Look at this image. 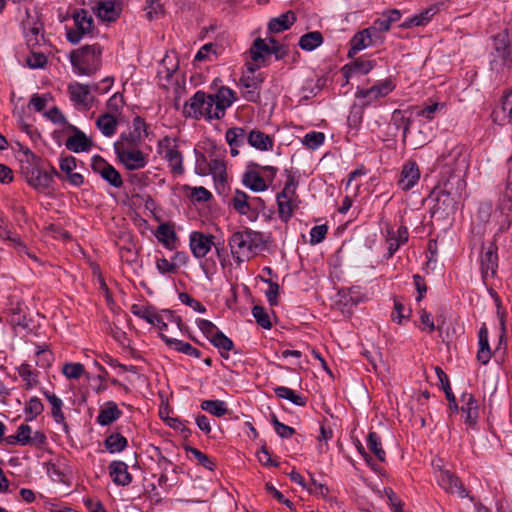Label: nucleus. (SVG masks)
<instances>
[{
	"label": "nucleus",
	"mask_w": 512,
	"mask_h": 512,
	"mask_svg": "<svg viewBox=\"0 0 512 512\" xmlns=\"http://www.w3.org/2000/svg\"><path fill=\"white\" fill-rule=\"evenodd\" d=\"M373 36L374 35L368 28H365L357 32L350 40V49L348 51V57L353 58L358 52L369 47L373 42Z\"/></svg>",
	"instance_id": "bb28decb"
},
{
	"label": "nucleus",
	"mask_w": 512,
	"mask_h": 512,
	"mask_svg": "<svg viewBox=\"0 0 512 512\" xmlns=\"http://www.w3.org/2000/svg\"><path fill=\"white\" fill-rule=\"evenodd\" d=\"M230 205L235 211L241 215L247 216L251 221L257 218V212H254L253 209V202H250V197L243 191H235L230 199Z\"/></svg>",
	"instance_id": "f3484780"
},
{
	"label": "nucleus",
	"mask_w": 512,
	"mask_h": 512,
	"mask_svg": "<svg viewBox=\"0 0 512 512\" xmlns=\"http://www.w3.org/2000/svg\"><path fill=\"white\" fill-rule=\"evenodd\" d=\"M438 163L442 168V174L449 175L448 179L451 181H456L457 177L464 179L469 166L465 146L452 144L447 147V151L438 158Z\"/></svg>",
	"instance_id": "20e7f679"
},
{
	"label": "nucleus",
	"mask_w": 512,
	"mask_h": 512,
	"mask_svg": "<svg viewBox=\"0 0 512 512\" xmlns=\"http://www.w3.org/2000/svg\"><path fill=\"white\" fill-rule=\"evenodd\" d=\"M420 179V170L418 164L409 160L405 162L401 168L398 185L403 191L412 189Z\"/></svg>",
	"instance_id": "dca6fc26"
},
{
	"label": "nucleus",
	"mask_w": 512,
	"mask_h": 512,
	"mask_svg": "<svg viewBox=\"0 0 512 512\" xmlns=\"http://www.w3.org/2000/svg\"><path fill=\"white\" fill-rule=\"evenodd\" d=\"M208 167L209 173L214 177V179L220 181L225 179L226 165L223 160L217 158L211 159L208 163Z\"/></svg>",
	"instance_id": "680f3d73"
},
{
	"label": "nucleus",
	"mask_w": 512,
	"mask_h": 512,
	"mask_svg": "<svg viewBox=\"0 0 512 512\" xmlns=\"http://www.w3.org/2000/svg\"><path fill=\"white\" fill-rule=\"evenodd\" d=\"M252 315L255 318L256 322L264 329H270L272 327V323L270 321L269 315L265 311V309L261 306H254L252 309Z\"/></svg>",
	"instance_id": "69168bd1"
},
{
	"label": "nucleus",
	"mask_w": 512,
	"mask_h": 512,
	"mask_svg": "<svg viewBox=\"0 0 512 512\" xmlns=\"http://www.w3.org/2000/svg\"><path fill=\"white\" fill-rule=\"evenodd\" d=\"M433 467L436 473L437 482L441 488L451 494H456L460 498L467 496V492L461 481L448 469L442 465V460H434Z\"/></svg>",
	"instance_id": "6e6552de"
},
{
	"label": "nucleus",
	"mask_w": 512,
	"mask_h": 512,
	"mask_svg": "<svg viewBox=\"0 0 512 512\" xmlns=\"http://www.w3.org/2000/svg\"><path fill=\"white\" fill-rule=\"evenodd\" d=\"M248 133L242 127L229 128L225 133V139L230 147L242 146L247 140Z\"/></svg>",
	"instance_id": "de8ad7c7"
},
{
	"label": "nucleus",
	"mask_w": 512,
	"mask_h": 512,
	"mask_svg": "<svg viewBox=\"0 0 512 512\" xmlns=\"http://www.w3.org/2000/svg\"><path fill=\"white\" fill-rule=\"evenodd\" d=\"M145 13L148 20L158 19L163 15V5L160 0H148L145 5Z\"/></svg>",
	"instance_id": "052dcab7"
},
{
	"label": "nucleus",
	"mask_w": 512,
	"mask_h": 512,
	"mask_svg": "<svg viewBox=\"0 0 512 512\" xmlns=\"http://www.w3.org/2000/svg\"><path fill=\"white\" fill-rule=\"evenodd\" d=\"M492 119L499 125L512 122V89L504 94L501 104L493 110Z\"/></svg>",
	"instance_id": "412c9836"
},
{
	"label": "nucleus",
	"mask_w": 512,
	"mask_h": 512,
	"mask_svg": "<svg viewBox=\"0 0 512 512\" xmlns=\"http://www.w3.org/2000/svg\"><path fill=\"white\" fill-rule=\"evenodd\" d=\"M214 236L200 231H192L189 235V248L196 259L204 258L214 245Z\"/></svg>",
	"instance_id": "4468645a"
},
{
	"label": "nucleus",
	"mask_w": 512,
	"mask_h": 512,
	"mask_svg": "<svg viewBox=\"0 0 512 512\" xmlns=\"http://www.w3.org/2000/svg\"><path fill=\"white\" fill-rule=\"evenodd\" d=\"M411 315V309L406 308L404 304L398 300H394V310L391 314L392 320L398 324H402L404 320H408Z\"/></svg>",
	"instance_id": "13d9d810"
},
{
	"label": "nucleus",
	"mask_w": 512,
	"mask_h": 512,
	"mask_svg": "<svg viewBox=\"0 0 512 512\" xmlns=\"http://www.w3.org/2000/svg\"><path fill=\"white\" fill-rule=\"evenodd\" d=\"M54 176H59V174L53 167L50 171L33 169L30 174L27 175V180L33 188L37 190H45L52 185Z\"/></svg>",
	"instance_id": "aec40b11"
},
{
	"label": "nucleus",
	"mask_w": 512,
	"mask_h": 512,
	"mask_svg": "<svg viewBox=\"0 0 512 512\" xmlns=\"http://www.w3.org/2000/svg\"><path fill=\"white\" fill-rule=\"evenodd\" d=\"M395 87L396 85L394 81L388 78L378 82L368 89H359L356 92V97L363 99V105L367 106L383 97H386L395 89Z\"/></svg>",
	"instance_id": "9b49d317"
},
{
	"label": "nucleus",
	"mask_w": 512,
	"mask_h": 512,
	"mask_svg": "<svg viewBox=\"0 0 512 512\" xmlns=\"http://www.w3.org/2000/svg\"><path fill=\"white\" fill-rule=\"evenodd\" d=\"M130 311L133 315L145 320L149 324H152L153 321L159 322V319H157L159 311L152 305L133 304Z\"/></svg>",
	"instance_id": "ea45409f"
},
{
	"label": "nucleus",
	"mask_w": 512,
	"mask_h": 512,
	"mask_svg": "<svg viewBox=\"0 0 512 512\" xmlns=\"http://www.w3.org/2000/svg\"><path fill=\"white\" fill-rule=\"evenodd\" d=\"M201 409L217 417L224 416L228 412L227 404L223 400H204Z\"/></svg>",
	"instance_id": "8fccbe9b"
},
{
	"label": "nucleus",
	"mask_w": 512,
	"mask_h": 512,
	"mask_svg": "<svg viewBox=\"0 0 512 512\" xmlns=\"http://www.w3.org/2000/svg\"><path fill=\"white\" fill-rule=\"evenodd\" d=\"M97 17L105 22L116 21L122 12V6L114 1H100L94 8Z\"/></svg>",
	"instance_id": "4be33fe9"
},
{
	"label": "nucleus",
	"mask_w": 512,
	"mask_h": 512,
	"mask_svg": "<svg viewBox=\"0 0 512 512\" xmlns=\"http://www.w3.org/2000/svg\"><path fill=\"white\" fill-rule=\"evenodd\" d=\"M260 165L252 163L243 174V184L254 192H263L268 189L269 183L259 170Z\"/></svg>",
	"instance_id": "2eb2a0df"
},
{
	"label": "nucleus",
	"mask_w": 512,
	"mask_h": 512,
	"mask_svg": "<svg viewBox=\"0 0 512 512\" xmlns=\"http://www.w3.org/2000/svg\"><path fill=\"white\" fill-rule=\"evenodd\" d=\"M157 153L168 163L171 173L181 175L184 173L183 155L176 138L165 136L157 143Z\"/></svg>",
	"instance_id": "423d86ee"
},
{
	"label": "nucleus",
	"mask_w": 512,
	"mask_h": 512,
	"mask_svg": "<svg viewBox=\"0 0 512 512\" xmlns=\"http://www.w3.org/2000/svg\"><path fill=\"white\" fill-rule=\"evenodd\" d=\"M409 238L408 228L406 226H400L396 231L387 229L386 243H387V258H391L394 253L404 245Z\"/></svg>",
	"instance_id": "6ab92c4d"
},
{
	"label": "nucleus",
	"mask_w": 512,
	"mask_h": 512,
	"mask_svg": "<svg viewBox=\"0 0 512 512\" xmlns=\"http://www.w3.org/2000/svg\"><path fill=\"white\" fill-rule=\"evenodd\" d=\"M461 411L465 414V423L474 426L479 417V409L472 394L465 393L462 395Z\"/></svg>",
	"instance_id": "2f4dec72"
},
{
	"label": "nucleus",
	"mask_w": 512,
	"mask_h": 512,
	"mask_svg": "<svg viewBox=\"0 0 512 512\" xmlns=\"http://www.w3.org/2000/svg\"><path fill=\"white\" fill-rule=\"evenodd\" d=\"M96 126L104 136L111 137L117 131L118 121L115 115L105 113L97 118Z\"/></svg>",
	"instance_id": "e433bc0d"
},
{
	"label": "nucleus",
	"mask_w": 512,
	"mask_h": 512,
	"mask_svg": "<svg viewBox=\"0 0 512 512\" xmlns=\"http://www.w3.org/2000/svg\"><path fill=\"white\" fill-rule=\"evenodd\" d=\"M242 95L251 102H256L259 98L257 83L249 80H241Z\"/></svg>",
	"instance_id": "bf43d9fd"
},
{
	"label": "nucleus",
	"mask_w": 512,
	"mask_h": 512,
	"mask_svg": "<svg viewBox=\"0 0 512 512\" xmlns=\"http://www.w3.org/2000/svg\"><path fill=\"white\" fill-rule=\"evenodd\" d=\"M110 476L113 482L119 486H127L132 482V475L128 472V466L122 461H113L109 466Z\"/></svg>",
	"instance_id": "7c9ffc66"
},
{
	"label": "nucleus",
	"mask_w": 512,
	"mask_h": 512,
	"mask_svg": "<svg viewBox=\"0 0 512 512\" xmlns=\"http://www.w3.org/2000/svg\"><path fill=\"white\" fill-rule=\"evenodd\" d=\"M137 143H132L125 134L114 143V150L117 159L127 170H139L148 163V155L137 147Z\"/></svg>",
	"instance_id": "39448f33"
},
{
	"label": "nucleus",
	"mask_w": 512,
	"mask_h": 512,
	"mask_svg": "<svg viewBox=\"0 0 512 512\" xmlns=\"http://www.w3.org/2000/svg\"><path fill=\"white\" fill-rule=\"evenodd\" d=\"M74 134L69 137L65 146L74 153L89 151L92 147V141L78 128L73 127Z\"/></svg>",
	"instance_id": "393cba45"
},
{
	"label": "nucleus",
	"mask_w": 512,
	"mask_h": 512,
	"mask_svg": "<svg viewBox=\"0 0 512 512\" xmlns=\"http://www.w3.org/2000/svg\"><path fill=\"white\" fill-rule=\"evenodd\" d=\"M324 134L322 132H309L304 136L303 143L310 149H316L324 142Z\"/></svg>",
	"instance_id": "774afa93"
},
{
	"label": "nucleus",
	"mask_w": 512,
	"mask_h": 512,
	"mask_svg": "<svg viewBox=\"0 0 512 512\" xmlns=\"http://www.w3.org/2000/svg\"><path fill=\"white\" fill-rule=\"evenodd\" d=\"M133 130L129 135H125L132 143L139 144L147 136V124L141 117H135L132 123Z\"/></svg>",
	"instance_id": "a18cd8bd"
},
{
	"label": "nucleus",
	"mask_w": 512,
	"mask_h": 512,
	"mask_svg": "<svg viewBox=\"0 0 512 512\" xmlns=\"http://www.w3.org/2000/svg\"><path fill=\"white\" fill-rule=\"evenodd\" d=\"M286 182L284 185V188L280 193L277 194V196H280L282 199H293L298 200V196L296 194V189L298 185V181L294 175V173L290 170H286Z\"/></svg>",
	"instance_id": "37998d69"
},
{
	"label": "nucleus",
	"mask_w": 512,
	"mask_h": 512,
	"mask_svg": "<svg viewBox=\"0 0 512 512\" xmlns=\"http://www.w3.org/2000/svg\"><path fill=\"white\" fill-rule=\"evenodd\" d=\"M493 43H494V49L497 53V55L502 58L503 60H506V56L508 54L509 49V35L507 31H502L498 34H496L493 37Z\"/></svg>",
	"instance_id": "603ef678"
},
{
	"label": "nucleus",
	"mask_w": 512,
	"mask_h": 512,
	"mask_svg": "<svg viewBox=\"0 0 512 512\" xmlns=\"http://www.w3.org/2000/svg\"><path fill=\"white\" fill-rule=\"evenodd\" d=\"M105 447L110 453H118L127 447V439L120 433H113L105 440Z\"/></svg>",
	"instance_id": "3c124183"
},
{
	"label": "nucleus",
	"mask_w": 512,
	"mask_h": 512,
	"mask_svg": "<svg viewBox=\"0 0 512 512\" xmlns=\"http://www.w3.org/2000/svg\"><path fill=\"white\" fill-rule=\"evenodd\" d=\"M465 188L466 182L460 177H457L456 181L443 180L434 192L436 195L435 208L442 210L447 215L454 213Z\"/></svg>",
	"instance_id": "7ed1b4c3"
},
{
	"label": "nucleus",
	"mask_w": 512,
	"mask_h": 512,
	"mask_svg": "<svg viewBox=\"0 0 512 512\" xmlns=\"http://www.w3.org/2000/svg\"><path fill=\"white\" fill-rule=\"evenodd\" d=\"M439 11V6L437 4L431 5L427 9L423 10L417 15H414L404 21L402 26L404 28H411L414 26H424L426 25L432 17Z\"/></svg>",
	"instance_id": "72a5a7b5"
},
{
	"label": "nucleus",
	"mask_w": 512,
	"mask_h": 512,
	"mask_svg": "<svg viewBox=\"0 0 512 512\" xmlns=\"http://www.w3.org/2000/svg\"><path fill=\"white\" fill-rule=\"evenodd\" d=\"M206 93L203 91H197L193 97L185 103L183 107V113L187 117L194 119L202 118V109L205 106Z\"/></svg>",
	"instance_id": "cd10ccee"
},
{
	"label": "nucleus",
	"mask_w": 512,
	"mask_h": 512,
	"mask_svg": "<svg viewBox=\"0 0 512 512\" xmlns=\"http://www.w3.org/2000/svg\"><path fill=\"white\" fill-rule=\"evenodd\" d=\"M481 273L484 280L492 278L498 267V256L494 244H489L480 258Z\"/></svg>",
	"instance_id": "a211bd4d"
},
{
	"label": "nucleus",
	"mask_w": 512,
	"mask_h": 512,
	"mask_svg": "<svg viewBox=\"0 0 512 512\" xmlns=\"http://www.w3.org/2000/svg\"><path fill=\"white\" fill-rule=\"evenodd\" d=\"M122 415V411L113 401L106 402L99 410L96 422L101 426H107L118 420Z\"/></svg>",
	"instance_id": "c85d7f7f"
},
{
	"label": "nucleus",
	"mask_w": 512,
	"mask_h": 512,
	"mask_svg": "<svg viewBox=\"0 0 512 512\" xmlns=\"http://www.w3.org/2000/svg\"><path fill=\"white\" fill-rule=\"evenodd\" d=\"M216 103V114L225 116L227 108H229L235 101V92L227 87H220L215 94H211Z\"/></svg>",
	"instance_id": "5701e85b"
},
{
	"label": "nucleus",
	"mask_w": 512,
	"mask_h": 512,
	"mask_svg": "<svg viewBox=\"0 0 512 512\" xmlns=\"http://www.w3.org/2000/svg\"><path fill=\"white\" fill-rule=\"evenodd\" d=\"M160 337L168 346L173 347L177 352L192 356L194 358H199L201 355V352L188 342L175 338H169L164 333H160Z\"/></svg>",
	"instance_id": "f704fd0d"
},
{
	"label": "nucleus",
	"mask_w": 512,
	"mask_h": 512,
	"mask_svg": "<svg viewBox=\"0 0 512 512\" xmlns=\"http://www.w3.org/2000/svg\"><path fill=\"white\" fill-rule=\"evenodd\" d=\"M36 364L41 368L50 367L54 361L53 353L47 347H38L36 352Z\"/></svg>",
	"instance_id": "e2e57ef3"
},
{
	"label": "nucleus",
	"mask_w": 512,
	"mask_h": 512,
	"mask_svg": "<svg viewBox=\"0 0 512 512\" xmlns=\"http://www.w3.org/2000/svg\"><path fill=\"white\" fill-rule=\"evenodd\" d=\"M247 142L251 147L260 151H269L274 146L273 138L257 129L248 132Z\"/></svg>",
	"instance_id": "c756f323"
},
{
	"label": "nucleus",
	"mask_w": 512,
	"mask_h": 512,
	"mask_svg": "<svg viewBox=\"0 0 512 512\" xmlns=\"http://www.w3.org/2000/svg\"><path fill=\"white\" fill-rule=\"evenodd\" d=\"M60 169L66 173L67 180L73 186H81L84 183V177L82 174L74 172L76 168V160L73 156H67L60 160Z\"/></svg>",
	"instance_id": "473e14b6"
},
{
	"label": "nucleus",
	"mask_w": 512,
	"mask_h": 512,
	"mask_svg": "<svg viewBox=\"0 0 512 512\" xmlns=\"http://www.w3.org/2000/svg\"><path fill=\"white\" fill-rule=\"evenodd\" d=\"M92 170L114 188H121L123 180L121 174L113 165L108 163L103 157L95 155L91 159Z\"/></svg>",
	"instance_id": "1a4fd4ad"
},
{
	"label": "nucleus",
	"mask_w": 512,
	"mask_h": 512,
	"mask_svg": "<svg viewBox=\"0 0 512 512\" xmlns=\"http://www.w3.org/2000/svg\"><path fill=\"white\" fill-rule=\"evenodd\" d=\"M61 371L67 379L77 380L85 374V367L79 362H69L63 365Z\"/></svg>",
	"instance_id": "6e6d98bb"
},
{
	"label": "nucleus",
	"mask_w": 512,
	"mask_h": 512,
	"mask_svg": "<svg viewBox=\"0 0 512 512\" xmlns=\"http://www.w3.org/2000/svg\"><path fill=\"white\" fill-rule=\"evenodd\" d=\"M250 60L247 61V70L251 73L259 69L270 56V43L265 39L257 38L254 40L248 51Z\"/></svg>",
	"instance_id": "f8f14e48"
},
{
	"label": "nucleus",
	"mask_w": 512,
	"mask_h": 512,
	"mask_svg": "<svg viewBox=\"0 0 512 512\" xmlns=\"http://www.w3.org/2000/svg\"><path fill=\"white\" fill-rule=\"evenodd\" d=\"M375 66V62L365 59H356L355 61L346 64L342 67L341 72L345 78V83H348L349 78L354 74L365 75L369 73Z\"/></svg>",
	"instance_id": "a878e982"
},
{
	"label": "nucleus",
	"mask_w": 512,
	"mask_h": 512,
	"mask_svg": "<svg viewBox=\"0 0 512 512\" xmlns=\"http://www.w3.org/2000/svg\"><path fill=\"white\" fill-rule=\"evenodd\" d=\"M44 410V406L38 397H31L26 403L24 411L27 415L26 420L32 421Z\"/></svg>",
	"instance_id": "4d7b16f0"
},
{
	"label": "nucleus",
	"mask_w": 512,
	"mask_h": 512,
	"mask_svg": "<svg viewBox=\"0 0 512 512\" xmlns=\"http://www.w3.org/2000/svg\"><path fill=\"white\" fill-rule=\"evenodd\" d=\"M298 204L299 200L281 199L280 196H277L279 218L284 222H288L293 216L294 210L298 207Z\"/></svg>",
	"instance_id": "a19ab883"
},
{
	"label": "nucleus",
	"mask_w": 512,
	"mask_h": 512,
	"mask_svg": "<svg viewBox=\"0 0 512 512\" xmlns=\"http://www.w3.org/2000/svg\"><path fill=\"white\" fill-rule=\"evenodd\" d=\"M157 319H159V322L153 321L151 325L158 327L161 333L167 331L170 324H175L178 328L181 325L180 317L176 316L173 311L168 309L159 311Z\"/></svg>",
	"instance_id": "58836bf2"
},
{
	"label": "nucleus",
	"mask_w": 512,
	"mask_h": 512,
	"mask_svg": "<svg viewBox=\"0 0 512 512\" xmlns=\"http://www.w3.org/2000/svg\"><path fill=\"white\" fill-rule=\"evenodd\" d=\"M156 238L168 249H173L177 241V235L170 224L162 223L158 226Z\"/></svg>",
	"instance_id": "4c0bfd02"
},
{
	"label": "nucleus",
	"mask_w": 512,
	"mask_h": 512,
	"mask_svg": "<svg viewBox=\"0 0 512 512\" xmlns=\"http://www.w3.org/2000/svg\"><path fill=\"white\" fill-rule=\"evenodd\" d=\"M210 342L220 351L221 355L226 358H228V354L225 355L224 353H228L234 346L232 340L224 335L221 331H219L210 340Z\"/></svg>",
	"instance_id": "5fc2aeb1"
},
{
	"label": "nucleus",
	"mask_w": 512,
	"mask_h": 512,
	"mask_svg": "<svg viewBox=\"0 0 512 512\" xmlns=\"http://www.w3.org/2000/svg\"><path fill=\"white\" fill-rule=\"evenodd\" d=\"M178 60L173 55H165L158 67V77L169 82L174 73L178 70Z\"/></svg>",
	"instance_id": "c9c22d12"
},
{
	"label": "nucleus",
	"mask_w": 512,
	"mask_h": 512,
	"mask_svg": "<svg viewBox=\"0 0 512 512\" xmlns=\"http://www.w3.org/2000/svg\"><path fill=\"white\" fill-rule=\"evenodd\" d=\"M44 396L47 399V401L51 405V416L54 419V421L61 425L63 427V430L65 432H68V424L66 422V417L63 412V401L61 398H59L54 393H51L49 391H44Z\"/></svg>",
	"instance_id": "b1692460"
},
{
	"label": "nucleus",
	"mask_w": 512,
	"mask_h": 512,
	"mask_svg": "<svg viewBox=\"0 0 512 512\" xmlns=\"http://www.w3.org/2000/svg\"><path fill=\"white\" fill-rule=\"evenodd\" d=\"M228 245L234 261L241 264L257 254L262 246V237L250 229L236 231L230 236Z\"/></svg>",
	"instance_id": "f257e3e1"
},
{
	"label": "nucleus",
	"mask_w": 512,
	"mask_h": 512,
	"mask_svg": "<svg viewBox=\"0 0 512 512\" xmlns=\"http://www.w3.org/2000/svg\"><path fill=\"white\" fill-rule=\"evenodd\" d=\"M17 372L25 382L26 389H31L38 384V373L29 364L22 363L17 368Z\"/></svg>",
	"instance_id": "09e8293b"
},
{
	"label": "nucleus",
	"mask_w": 512,
	"mask_h": 512,
	"mask_svg": "<svg viewBox=\"0 0 512 512\" xmlns=\"http://www.w3.org/2000/svg\"><path fill=\"white\" fill-rule=\"evenodd\" d=\"M367 446L379 461H385L386 453L382 448L381 438L376 432H369L367 436Z\"/></svg>",
	"instance_id": "864d4df0"
},
{
	"label": "nucleus",
	"mask_w": 512,
	"mask_h": 512,
	"mask_svg": "<svg viewBox=\"0 0 512 512\" xmlns=\"http://www.w3.org/2000/svg\"><path fill=\"white\" fill-rule=\"evenodd\" d=\"M72 17L74 27L66 28V37L70 43L77 44L82 38L92 34L94 20L88 11L84 9L75 10Z\"/></svg>",
	"instance_id": "0eeeda50"
},
{
	"label": "nucleus",
	"mask_w": 512,
	"mask_h": 512,
	"mask_svg": "<svg viewBox=\"0 0 512 512\" xmlns=\"http://www.w3.org/2000/svg\"><path fill=\"white\" fill-rule=\"evenodd\" d=\"M98 89V84L90 86L78 82L70 83L67 87L70 100L77 108L82 109H89L92 106L93 97L91 91H97Z\"/></svg>",
	"instance_id": "9d476101"
},
{
	"label": "nucleus",
	"mask_w": 512,
	"mask_h": 512,
	"mask_svg": "<svg viewBox=\"0 0 512 512\" xmlns=\"http://www.w3.org/2000/svg\"><path fill=\"white\" fill-rule=\"evenodd\" d=\"M274 393L277 397L286 399L297 406H305L307 402L305 397L297 394L294 390L285 386L275 387Z\"/></svg>",
	"instance_id": "49530a36"
},
{
	"label": "nucleus",
	"mask_w": 512,
	"mask_h": 512,
	"mask_svg": "<svg viewBox=\"0 0 512 512\" xmlns=\"http://www.w3.org/2000/svg\"><path fill=\"white\" fill-rule=\"evenodd\" d=\"M196 324L209 341L220 331L215 324L206 319H198Z\"/></svg>",
	"instance_id": "338daca9"
},
{
	"label": "nucleus",
	"mask_w": 512,
	"mask_h": 512,
	"mask_svg": "<svg viewBox=\"0 0 512 512\" xmlns=\"http://www.w3.org/2000/svg\"><path fill=\"white\" fill-rule=\"evenodd\" d=\"M215 108L216 103L213 97L211 96V94H206L205 106H203L202 109V118H205L207 120L223 118V115L216 114L217 110Z\"/></svg>",
	"instance_id": "0e129e2a"
},
{
	"label": "nucleus",
	"mask_w": 512,
	"mask_h": 512,
	"mask_svg": "<svg viewBox=\"0 0 512 512\" xmlns=\"http://www.w3.org/2000/svg\"><path fill=\"white\" fill-rule=\"evenodd\" d=\"M101 55L102 48L99 44L85 45L73 50L69 55L73 71L78 75H92L101 65Z\"/></svg>",
	"instance_id": "f03ea898"
},
{
	"label": "nucleus",
	"mask_w": 512,
	"mask_h": 512,
	"mask_svg": "<svg viewBox=\"0 0 512 512\" xmlns=\"http://www.w3.org/2000/svg\"><path fill=\"white\" fill-rule=\"evenodd\" d=\"M295 20L296 18L293 12L281 14L279 17L273 18L269 22V30L276 33L287 30Z\"/></svg>",
	"instance_id": "c03bdc74"
},
{
	"label": "nucleus",
	"mask_w": 512,
	"mask_h": 512,
	"mask_svg": "<svg viewBox=\"0 0 512 512\" xmlns=\"http://www.w3.org/2000/svg\"><path fill=\"white\" fill-rule=\"evenodd\" d=\"M499 232H505L512 223V184H508L499 199L497 206Z\"/></svg>",
	"instance_id": "ddd939ff"
},
{
	"label": "nucleus",
	"mask_w": 512,
	"mask_h": 512,
	"mask_svg": "<svg viewBox=\"0 0 512 512\" xmlns=\"http://www.w3.org/2000/svg\"><path fill=\"white\" fill-rule=\"evenodd\" d=\"M324 39L319 31L308 32L299 39V46L305 51H313L323 43Z\"/></svg>",
	"instance_id": "79ce46f5"
}]
</instances>
